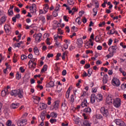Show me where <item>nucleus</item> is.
Listing matches in <instances>:
<instances>
[{
  "label": "nucleus",
  "mask_w": 126,
  "mask_h": 126,
  "mask_svg": "<svg viewBox=\"0 0 126 126\" xmlns=\"http://www.w3.org/2000/svg\"><path fill=\"white\" fill-rule=\"evenodd\" d=\"M63 48L65 49V50H66L68 48V44L67 43H65L63 45Z\"/></svg>",
  "instance_id": "338daca9"
},
{
  "label": "nucleus",
  "mask_w": 126,
  "mask_h": 126,
  "mask_svg": "<svg viewBox=\"0 0 126 126\" xmlns=\"http://www.w3.org/2000/svg\"><path fill=\"white\" fill-rule=\"evenodd\" d=\"M91 43L89 41H85V48L86 49H89L90 48Z\"/></svg>",
  "instance_id": "473e14b6"
},
{
  "label": "nucleus",
  "mask_w": 126,
  "mask_h": 126,
  "mask_svg": "<svg viewBox=\"0 0 126 126\" xmlns=\"http://www.w3.org/2000/svg\"><path fill=\"white\" fill-rule=\"evenodd\" d=\"M17 125L18 126H24L27 125V119L18 120L17 122Z\"/></svg>",
  "instance_id": "20e7f679"
},
{
  "label": "nucleus",
  "mask_w": 126,
  "mask_h": 126,
  "mask_svg": "<svg viewBox=\"0 0 126 126\" xmlns=\"http://www.w3.org/2000/svg\"><path fill=\"white\" fill-rule=\"evenodd\" d=\"M60 7H61V5L57 4L55 8V11H59L60 10Z\"/></svg>",
  "instance_id": "bf43d9fd"
},
{
  "label": "nucleus",
  "mask_w": 126,
  "mask_h": 126,
  "mask_svg": "<svg viewBox=\"0 0 126 126\" xmlns=\"http://www.w3.org/2000/svg\"><path fill=\"white\" fill-rule=\"evenodd\" d=\"M39 110H46V109H47V108L48 107V106L46 104H45L44 103H42L40 102L39 104Z\"/></svg>",
  "instance_id": "f8f14e48"
},
{
  "label": "nucleus",
  "mask_w": 126,
  "mask_h": 126,
  "mask_svg": "<svg viewBox=\"0 0 126 126\" xmlns=\"http://www.w3.org/2000/svg\"><path fill=\"white\" fill-rule=\"evenodd\" d=\"M106 103L108 105L113 104V95L109 94L106 97Z\"/></svg>",
  "instance_id": "39448f33"
},
{
  "label": "nucleus",
  "mask_w": 126,
  "mask_h": 126,
  "mask_svg": "<svg viewBox=\"0 0 126 126\" xmlns=\"http://www.w3.org/2000/svg\"><path fill=\"white\" fill-rule=\"evenodd\" d=\"M62 126H68V123L67 122H64V123H62L61 124Z\"/></svg>",
  "instance_id": "69168bd1"
},
{
  "label": "nucleus",
  "mask_w": 126,
  "mask_h": 126,
  "mask_svg": "<svg viewBox=\"0 0 126 126\" xmlns=\"http://www.w3.org/2000/svg\"><path fill=\"white\" fill-rule=\"evenodd\" d=\"M33 52L36 56H39V55H40V52L39 51V49L37 46H35L33 48Z\"/></svg>",
  "instance_id": "4be33fe9"
},
{
  "label": "nucleus",
  "mask_w": 126,
  "mask_h": 126,
  "mask_svg": "<svg viewBox=\"0 0 126 126\" xmlns=\"http://www.w3.org/2000/svg\"><path fill=\"white\" fill-rule=\"evenodd\" d=\"M96 100L97 102L103 101V95H102V94H98L96 95Z\"/></svg>",
  "instance_id": "a211bd4d"
},
{
  "label": "nucleus",
  "mask_w": 126,
  "mask_h": 126,
  "mask_svg": "<svg viewBox=\"0 0 126 126\" xmlns=\"http://www.w3.org/2000/svg\"><path fill=\"white\" fill-rule=\"evenodd\" d=\"M11 125H12V121L11 120H9L7 121L6 123V126H11Z\"/></svg>",
  "instance_id": "a19ab883"
},
{
  "label": "nucleus",
  "mask_w": 126,
  "mask_h": 126,
  "mask_svg": "<svg viewBox=\"0 0 126 126\" xmlns=\"http://www.w3.org/2000/svg\"><path fill=\"white\" fill-rule=\"evenodd\" d=\"M33 38H35L36 42H40L41 38H42V34L41 33L36 34L35 33L33 35Z\"/></svg>",
  "instance_id": "6e6552de"
},
{
  "label": "nucleus",
  "mask_w": 126,
  "mask_h": 126,
  "mask_svg": "<svg viewBox=\"0 0 126 126\" xmlns=\"http://www.w3.org/2000/svg\"><path fill=\"white\" fill-rule=\"evenodd\" d=\"M111 84L113 86H116V87H119L121 85V81L120 80L116 77H113L111 81Z\"/></svg>",
  "instance_id": "f03ea898"
},
{
  "label": "nucleus",
  "mask_w": 126,
  "mask_h": 126,
  "mask_svg": "<svg viewBox=\"0 0 126 126\" xmlns=\"http://www.w3.org/2000/svg\"><path fill=\"white\" fill-rule=\"evenodd\" d=\"M51 117V118L56 119V118H58V113L55 112H52L50 113Z\"/></svg>",
  "instance_id": "bb28decb"
},
{
  "label": "nucleus",
  "mask_w": 126,
  "mask_h": 126,
  "mask_svg": "<svg viewBox=\"0 0 126 126\" xmlns=\"http://www.w3.org/2000/svg\"><path fill=\"white\" fill-rule=\"evenodd\" d=\"M11 107L12 109H16L19 107V103H12Z\"/></svg>",
  "instance_id": "c85d7f7f"
},
{
  "label": "nucleus",
  "mask_w": 126,
  "mask_h": 126,
  "mask_svg": "<svg viewBox=\"0 0 126 126\" xmlns=\"http://www.w3.org/2000/svg\"><path fill=\"white\" fill-rule=\"evenodd\" d=\"M88 105V103H87V99H86V98L84 99L81 104V107L82 108H85V107H87Z\"/></svg>",
  "instance_id": "dca6fc26"
},
{
  "label": "nucleus",
  "mask_w": 126,
  "mask_h": 126,
  "mask_svg": "<svg viewBox=\"0 0 126 126\" xmlns=\"http://www.w3.org/2000/svg\"><path fill=\"white\" fill-rule=\"evenodd\" d=\"M72 89V87H70L67 90L65 94V97L66 99H68L69 98V95L70 94V91Z\"/></svg>",
  "instance_id": "aec40b11"
},
{
  "label": "nucleus",
  "mask_w": 126,
  "mask_h": 126,
  "mask_svg": "<svg viewBox=\"0 0 126 126\" xmlns=\"http://www.w3.org/2000/svg\"><path fill=\"white\" fill-rule=\"evenodd\" d=\"M119 71L121 73H122L123 76H126V71L123 70V68H119Z\"/></svg>",
  "instance_id": "79ce46f5"
},
{
  "label": "nucleus",
  "mask_w": 126,
  "mask_h": 126,
  "mask_svg": "<svg viewBox=\"0 0 126 126\" xmlns=\"http://www.w3.org/2000/svg\"><path fill=\"white\" fill-rule=\"evenodd\" d=\"M7 18V17L6 16V15L5 14H4L1 17V24H3L5 21H6V19Z\"/></svg>",
  "instance_id": "412c9836"
},
{
  "label": "nucleus",
  "mask_w": 126,
  "mask_h": 126,
  "mask_svg": "<svg viewBox=\"0 0 126 126\" xmlns=\"http://www.w3.org/2000/svg\"><path fill=\"white\" fill-rule=\"evenodd\" d=\"M94 40L93 39V38L90 39V43H91V46H93L94 45V42H93Z\"/></svg>",
  "instance_id": "e2e57ef3"
},
{
  "label": "nucleus",
  "mask_w": 126,
  "mask_h": 126,
  "mask_svg": "<svg viewBox=\"0 0 126 126\" xmlns=\"http://www.w3.org/2000/svg\"><path fill=\"white\" fill-rule=\"evenodd\" d=\"M106 24V23H105V22H102V23H100L99 24V27H103V26H105Z\"/></svg>",
  "instance_id": "13d9d810"
},
{
  "label": "nucleus",
  "mask_w": 126,
  "mask_h": 126,
  "mask_svg": "<svg viewBox=\"0 0 126 126\" xmlns=\"http://www.w3.org/2000/svg\"><path fill=\"white\" fill-rule=\"evenodd\" d=\"M95 40L97 43H100L101 42V37L98 35L95 36Z\"/></svg>",
  "instance_id": "4c0bfd02"
},
{
  "label": "nucleus",
  "mask_w": 126,
  "mask_h": 126,
  "mask_svg": "<svg viewBox=\"0 0 126 126\" xmlns=\"http://www.w3.org/2000/svg\"><path fill=\"white\" fill-rule=\"evenodd\" d=\"M1 95L2 97H5V96H7V95H8V90H7V89H4L2 91Z\"/></svg>",
  "instance_id": "4468645a"
},
{
  "label": "nucleus",
  "mask_w": 126,
  "mask_h": 126,
  "mask_svg": "<svg viewBox=\"0 0 126 126\" xmlns=\"http://www.w3.org/2000/svg\"><path fill=\"white\" fill-rule=\"evenodd\" d=\"M46 17L47 20H52V19H53V15L50 13H47Z\"/></svg>",
  "instance_id": "cd10ccee"
},
{
  "label": "nucleus",
  "mask_w": 126,
  "mask_h": 126,
  "mask_svg": "<svg viewBox=\"0 0 126 126\" xmlns=\"http://www.w3.org/2000/svg\"><path fill=\"white\" fill-rule=\"evenodd\" d=\"M17 57L16 56V55L15 54H14V56L13 57V63H16L17 62Z\"/></svg>",
  "instance_id": "8fccbe9b"
},
{
  "label": "nucleus",
  "mask_w": 126,
  "mask_h": 126,
  "mask_svg": "<svg viewBox=\"0 0 126 126\" xmlns=\"http://www.w3.org/2000/svg\"><path fill=\"white\" fill-rule=\"evenodd\" d=\"M40 20L43 22V23H45L46 22V18H45V16H41L40 17Z\"/></svg>",
  "instance_id": "09e8293b"
},
{
  "label": "nucleus",
  "mask_w": 126,
  "mask_h": 126,
  "mask_svg": "<svg viewBox=\"0 0 126 126\" xmlns=\"http://www.w3.org/2000/svg\"><path fill=\"white\" fill-rule=\"evenodd\" d=\"M81 126H91V124L89 123V121L88 120H81Z\"/></svg>",
  "instance_id": "9d476101"
},
{
  "label": "nucleus",
  "mask_w": 126,
  "mask_h": 126,
  "mask_svg": "<svg viewBox=\"0 0 126 126\" xmlns=\"http://www.w3.org/2000/svg\"><path fill=\"white\" fill-rule=\"evenodd\" d=\"M110 51L116 53V51H117V46L115 45L111 46V47L108 49V51L110 52Z\"/></svg>",
  "instance_id": "5701e85b"
},
{
  "label": "nucleus",
  "mask_w": 126,
  "mask_h": 126,
  "mask_svg": "<svg viewBox=\"0 0 126 126\" xmlns=\"http://www.w3.org/2000/svg\"><path fill=\"white\" fill-rule=\"evenodd\" d=\"M54 86H55V82L53 81H51L46 85V87L47 88H52V87H54Z\"/></svg>",
  "instance_id": "2eb2a0df"
},
{
  "label": "nucleus",
  "mask_w": 126,
  "mask_h": 126,
  "mask_svg": "<svg viewBox=\"0 0 126 126\" xmlns=\"http://www.w3.org/2000/svg\"><path fill=\"white\" fill-rule=\"evenodd\" d=\"M19 69H20V71H21V72H22V73H23L25 71V69H24V68H23V67H20Z\"/></svg>",
  "instance_id": "0e129e2a"
},
{
  "label": "nucleus",
  "mask_w": 126,
  "mask_h": 126,
  "mask_svg": "<svg viewBox=\"0 0 126 126\" xmlns=\"http://www.w3.org/2000/svg\"><path fill=\"white\" fill-rule=\"evenodd\" d=\"M75 1H76L75 0H68L67 4L68 5H74L75 4Z\"/></svg>",
  "instance_id": "b1692460"
},
{
  "label": "nucleus",
  "mask_w": 126,
  "mask_h": 126,
  "mask_svg": "<svg viewBox=\"0 0 126 126\" xmlns=\"http://www.w3.org/2000/svg\"><path fill=\"white\" fill-rule=\"evenodd\" d=\"M77 45L79 48H82V45H83V39L82 38H78L77 39Z\"/></svg>",
  "instance_id": "ddd939ff"
},
{
  "label": "nucleus",
  "mask_w": 126,
  "mask_h": 126,
  "mask_svg": "<svg viewBox=\"0 0 126 126\" xmlns=\"http://www.w3.org/2000/svg\"><path fill=\"white\" fill-rule=\"evenodd\" d=\"M5 13L4 12V11H3V9L0 7V16L3 15Z\"/></svg>",
  "instance_id": "3c124183"
},
{
  "label": "nucleus",
  "mask_w": 126,
  "mask_h": 126,
  "mask_svg": "<svg viewBox=\"0 0 126 126\" xmlns=\"http://www.w3.org/2000/svg\"><path fill=\"white\" fill-rule=\"evenodd\" d=\"M18 90H13L11 92V96H17Z\"/></svg>",
  "instance_id": "f704fd0d"
},
{
  "label": "nucleus",
  "mask_w": 126,
  "mask_h": 126,
  "mask_svg": "<svg viewBox=\"0 0 126 126\" xmlns=\"http://www.w3.org/2000/svg\"><path fill=\"white\" fill-rule=\"evenodd\" d=\"M36 61H37V59L32 58V60L29 62V63H36Z\"/></svg>",
  "instance_id": "052dcab7"
},
{
  "label": "nucleus",
  "mask_w": 126,
  "mask_h": 126,
  "mask_svg": "<svg viewBox=\"0 0 126 126\" xmlns=\"http://www.w3.org/2000/svg\"><path fill=\"white\" fill-rule=\"evenodd\" d=\"M30 11H31V13H34V12L37 11V6L35 3L32 4V6L30 7Z\"/></svg>",
  "instance_id": "1a4fd4ad"
},
{
  "label": "nucleus",
  "mask_w": 126,
  "mask_h": 126,
  "mask_svg": "<svg viewBox=\"0 0 126 126\" xmlns=\"http://www.w3.org/2000/svg\"><path fill=\"white\" fill-rule=\"evenodd\" d=\"M84 112H85V113H91L92 112L91 108L90 107H86L84 110Z\"/></svg>",
  "instance_id": "c9c22d12"
},
{
  "label": "nucleus",
  "mask_w": 126,
  "mask_h": 126,
  "mask_svg": "<svg viewBox=\"0 0 126 126\" xmlns=\"http://www.w3.org/2000/svg\"><path fill=\"white\" fill-rule=\"evenodd\" d=\"M53 109L58 110L59 109V106H60V101L56 100L53 103Z\"/></svg>",
  "instance_id": "9b49d317"
},
{
  "label": "nucleus",
  "mask_w": 126,
  "mask_h": 126,
  "mask_svg": "<svg viewBox=\"0 0 126 126\" xmlns=\"http://www.w3.org/2000/svg\"><path fill=\"white\" fill-rule=\"evenodd\" d=\"M21 60L23 61H24V60H26L27 59V56L25 55H23L21 56Z\"/></svg>",
  "instance_id": "6e6d98bb"
},
{
  "label": "nucleus",
  "mask_w": 126,
  "mask_h": 126,
  "mask_svg": "<svg viewBox=\"0 0 126 126\" xmlns=\"http://www.w3.org/2000/svg\"><path fill=\"white\" fill-rule=\"evenodd\" d=\"M36 121H37V119L35 117H32V121H31L32 125H34L35 123H36Z\"/></svg>",
  "instance_id": "c03bdc74"
},
{
  "label": "nucleus",
  "mask_w": 126,
  "mask_h": 126,
  "mask_svg": "<svg viewBox=\"0 0 126 126\" xmlns=\"http://www.w3.org/2000/svg\"><path fill=\"white\" fill-rule=\"evenodd\" d=\"M93 12L94 13V16H96V15H97V12H98V9L94 8L93 9Z\"/></svg>",
  "instance_id": "49530a36"
},
{
  "label": "nucleus",
  "mask_w": 126,
  "mask_h": 126,
  "mask_svg": "<svg viewBox=\"0 0 126 126\" xmlns=\"http://www.w3.org/2000/svg\"><path fill=\"white\" fill-rule=\"evenodd\" d=\"M41 100V97L39 96H34L33 97V102L35 103V104H39V102H40Z\"/></svg>",
  "instance_id": "6ab92c4d"
},
{
  "label": "nucleus",
  "mask_w": 126,
  "mask_h": 126,
  "mask_svg": "<svg viewBox=\"0 0 126 126\" xmlns=\"http://www.w3.org/2000/svg\"><path fill=\"white\" fill-rule=\"evenodd\" d=\"M73 120L74 121V122H75V124L76 125H79V124H80V125H81V121L82 120H80V119L77 117H75V116H74V117L73 118Z\"/></svg>",
  "instance_id": "f3484780"
},
{
  "label": "nucleus",
  "mask_w": 126,
  "mask_h": 126,
  "mask_svg": "<svg viewBox=\"0 0 126 126\" xmlns=\"http://www.w3.org/2000/svg\"><path fill=\"white\" fill-rule=\"evenodd\" d=\"M116 32V30H115V29H112L110 32H108L107 34L108 35H113V34H115V33Z\"/></svg>",
  "instance_id": "e433bc0d"
},
{
  "label": "nucleus",
  "mask_w": 126,
  "mask_h": 126,
  "mask_svg": "<svg viewBox=\"0 0 126 126\" xmlns=\"http://www.w3.org/2000/svg\"><path fill=\"white\" fill-rule=\"evenodd\" d=\"M4 29L7 34H9V33L11 32V27H10V24H5L4 26Z\"/></svg>",
  "instance_id": "0eeeda50"
},
{
  "label": "nucleus",
  "mask_w": 126,
  "mask_h": 126,
  "mask_svg": "<svg viewBox=\"0 0 126 126\" xmlns=\"http://www.w3.org/2000/svg\"><path fill=\"white\" fill-rule=\"evenodd\" d=\"M121 89H122V90H125V89H126V84L123 83L121 85Z\"/></svg>",
  "instance_id": "864d4df0"
},
{
  "label": "nucleus",
  "mask_w": 126,
  "mask_h": 126,
  "mask_svg": "<svg viewBox=\"0 0 126 126\" xmlns=\"http://www.w3.org/2000/svg\"><path fill=\"white\" fill-rule=\"evenodd\" d=\"M114 123H115L117 126H126V123H125V122H124L122 119H115L114 120Z\"/></svg>",
  "instance_id": "423d86ee"
},
{
  "label": "nucleus",
  "mask_w": 126,
  "mask_h": 126,
  "mask_svg": "<svg viewBox=\"0 0 126 126\" xmlns=\"http://www.w3.org/2000/svg\"><path fill=\"white\" fill-rule=\"evenodd\" d=\"M16 77L17 79L19 80L21 78V73L19 71H17L16 74Z\"/></svg>",
  "instance_id": "2f4dec72"
},
{
  "label": "nucleus",
  "mask_w": 126,
  "mask_h": 126,
  "mask_svg": "<svg viewBox=\"0 0 126 126\" xmlns=\"http://www.w3.org/2000/svg\"><path fill=\"white\" fill-rule=\"evenodd\" d=\"M50 122L51 124H55V123H57V119L51 118L50 120Z\"/></svg>",
  "instance_id": "de8ad7c7"
},
{
  "label": "nucleus",
  "mask_w": 126,
  "mask_h": 126,
  "mask_svg": "<svg viewBox=\"0 0 126 126\" xmlns=\"http://www.w3.org/2000/svg\"><path fill=\"white\" fill-rule=\"evenodd\" d=\"M8 15H10V16L13 15V10L9 9L8 10Z\"/></svg>",
  "instance_id": "5fc2aeb1"
},
{
  "label": "nucleus",
  "mask_w": 126,
  "mask_h": 126,
  "mask_svg": "<svg viewBox=\"0 0 126 126\" xmlns=\"http://www.w3.org/2000/svg\"><path fill=\"white\" fill-rule=\"evenodd\" d=\"M58 35H63V29L62 28H58L57 32Z\"/></svg>",
  "instance_id": "72a5a7b5"
},
{
  "label": "nucleus",
  "mask_w": 126,
  "mask_h": 126,
  "mask_svg": "<svg viewBox=\"0 0 126 126\" xmlns=\"http://www.w3.org/2000/svg\"><path fill=\"white\" fill-rule=\"evenodd\" d=\"M48 9H49V5L46 4L44 7L45 13H47L48 12Z\"/></svg>",
  "instance_id": "37998d69"
},
{
  "label": "nucleus",
  "mask_w": 126,
  "mask_h": 126,
  "mask_svg": "<svg viewBox=\"0 0 126 126\" xmlns=\"http://www.w3.org/2000/svg\"><path fill=\"white\" fill-rule=\"evenodd\" d=\"M113 104L115 108H120L122 105V99L120 98H116L113 100Z\"/></svg>",
  "instance_id": "f257e3e1"
},
{
  "label": "nucleus",
  "mask_w": 126,
  "mask_h": 126,
  "mask_svg": "<svg viewBox=\"0 0 126 126\" xmlns=\"http://www.w3.org/2000/svg\"><path fill=\"white\" fill-rule=\"evenodd\" d=\"M100 113L102 114L103 117H109L110 116V113H109V111L104 107H102L100 108Z\"/></svg>",
  "instance_id": "7ed1b4c3"
},
{
  "label": "nucleus",
  "mask_w": 126,
  "mask_h": 126,
  "mask_svg": "<svg viewBox=\"0 0 126 126\" xmlns=\"http://www.w3.org/2000/svg\"><path fill=\"white\" fill-rule=\"evenodd\" d=\"M70 102L71 104H73L74 102V96L73 95H71L70 98Z\"/></svg>",
  "instance_id": "a18cd8bd"
},
{
  "label": "nucleus",
  "mask_w": 126,
  "mask_h": 126,
  "mask_svg": "<svg viewBox=\"0 0 126 126\" xmlns=\"http://www.w3.org/2000/svg\"><path fill=\"white\" fill-rule=\"evenodd\" d=\"M46 42L47 45H51V42H50V38H47Z\"/></svg>",
  "instance_id": "774afa93"
},
{
  "label": "nucleus",
  "mask_w": 126,
  "mask_h": 126,
  "mask_svg": "<svg viewBox=\"0 0 126 126\" xmlns=\"http://www.w3.org/2000/svg\"><path fill=\"white\" fill-rule=\"evenodd\" d=\"M51 104H52V97H49L48 98L47 104L50 105Z\"/></svg>",
  "instance_id": "603ef678"
},
{
  "label": "nucleus",
  "mask_w": 126,
  "mask_h": 126,
  "mask_svg": "<svg viewBox=\"0 0 126 126\" xmlns=\"http://www.w3.org/2000/svg\"><path fill=\"white\" fill-rule=\"evenodd\" d=\"M47 69H48V65L47 64H45L41 70V73H43V72L47 71Z\"/></svg>",
  "instance_id": "7c9ffc66"
},
{
  "label": "nucleus",
  "mask_w": 126,
  "mask_h": 126,
  "mask_svg": "<svg viewBox=\"0 0 126 126\" xmlns=\"http://www.w3.org/2000/svg\"><path fill=\"white\" fill-rule=\"evenodd\" d=\"M107 76L104 75L103 76V78L102 80L103 84H106L107 82H108V80L107 79Z\"/></svg>",
  "instance_id": "58836bf2"
},
{
  "label": "nucleus",
  "mask_w": 126,
  "mask_h": 126,
  "mask_svg": "<svg viewBox=\"0 0 126 126\" xmlns=\"http://www.w3.org/2000/svg\"><path fill=\"white\" fill-rule=\"evenodd\" d=\"M91 102L92 104L95 103V94H93L91 95Z\"/></svg>",
  "instance_id": "a878e982"
},
{
  "label": "nucleus",
  "mask_w": 126,
  "mask_h": 126,
  "mask_svg": "<svg viewBox=\"0 0 126 126\" xmlns=\"http://www.w3.org/2000/svg\"><path fill=\"white\" fill-rule=\"evenodd\" d=\"M81 19V18H80V17H78L76 19V22H77V23H78V24L79 25H80L81 24V21H80V20Z\"/></svg>",
  "instance_id": "ea45409f"
},
{
  "label": "nucleus",
  "mask_w": 126,
  "mask_h": 126,
  "mask_svg": "<svg viewBox=\"0 0 126 126\" xmlns=\"http://www.w3.org/2000/svg\"><path fill=\"white\" fill-rule=\"evenodd\" d=\"M114 53L113 51H112V50H110L109 51V54L106 55V58L107 59H110V58H112L114 56Z\"/></svg>",
  "instance_id": "c756f323"
},
{
  "label": "nucleus",
  "mask_w": 126,
  "mask_h": 126,
  "mask_svg": "<svg viewBox=\"0 0 126 126\" xmlns=\"http://www.w3.org/2000/svg\"><path fill=\"white\" fill-rule=\"evenodd\" d=\"M17 95H18L19 98L23 97V92L20 91V90H18V92L17 93Z\"/></svg>",
  "instance_id": "393cba45"
},
{
  "label": "nucleus",
  "mask_w": 126,
  "mask_h": 126,
  "mask_svg": "<svg viewBox=\"0 0 126 126\" xmlns=\"http://www.w3.org/2000/svg\"><path fill=\"white\" fill-rule=\"evenodd\" d=\"M120 46L123 48V49L126 48V45L124 43V42H121L120 43Z\"/></svg>",
  "instance_id": "4d7b16f0"
},
{
  "label": "nucleus",
  "mask_w": 126,
  "mask_h": 126,
  "mask_svg": "<svg viewBox=\"0 0 126 126\" xmlns=\"http://www.w3.org/2000/svg\"><path fill=\"white\" fill-rule=\"evenodd\" d=\"M92 93H96L97 92V87H94L92 89Z\"/></svg>",
  "instance_id": "680f3d73"
}]
</instances>
